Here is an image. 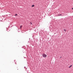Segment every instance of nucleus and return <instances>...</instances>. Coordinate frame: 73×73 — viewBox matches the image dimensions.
<instances>
[{"label": "nucleus", "mask_w": 73, "mask_h": 73, "mask_svg": "<svg viewBox=\"0 0 73 73\" xmlns=\"http://www.w3.org/2000/svg\"><path fill=\"white\" fill-rule=\"evenodd\" d=\"M42 56H43V57H44V58H46L47 56V55L45 54H42Z\"/></svg>", "instance_id": "1"}, {"label": "nucleus", "mask_w": 73, "mask_h": 73, "mask_svg": "<svg viewBox=\"0 0 73 73\" xmlns=\"http://www.w3.org/2000/svg\"><path fill=\"white\" fill-rule=\"evenodd\" d=\"M32 7H35V5H33L31 6Z\"/></svg>", "instance_id": "2"}, {"label": "nucleus", "mask_w": 73, "mask_h": 73, "mask_svg": "<svg viewBox=\"0 0 73 73\" xmlns=\"http://www.w3.org/2000/svg\"><path fill=\"white\" fill-rule=\"evenodd\" d=\"M72 65H71L70 66H69V68H71V67H72Z\"/></svg>", "instance_id": "3"}, {"label": "nucleus", "mask_w": 73, "mask_h": 73, "mask_svg": "<svg viewBox=\"0 0 73 73\" xmlns=\"http://www.w3.org/2000/svg\"><path fill=\"white\" fill-rule=\"evenodd\" d=\"M22 25L20 26V29H21V28H22Z\"/></svg>", "instance_id": "4"}, {"label": "nucleus", "mask_w": 73, "mask_h": 73, "mask_svg": "<svg viewBox=\"0 0 73 73\" xmlns=\"http://www.w3.org/2000/svg\"><path fill=\"white\" fill-rule=\"evenodd\" d=\"M64 31L65 32H66V29H64Z\"/></svg>", "instance_id": "5"}, {"label": "nucleus", "mask_w": 73, "mask_h": 73, "mask_svg": "<svg viewBox=\"0 0 73 73\" xmlns=\"http://www.w3.org/2000/svg\"><path fill=\"white\" fill-rule=\"evenodd\" d=\"M58 16H62V15L61 14H59L58 15Z\"/></svg>", "instance_id": "6"}, {"label": "nucleus", "mask_w": 73, "mask_h": 73, "mask_svg": "<svg viewBox=\"0 0 73 73\" xmlns=\"http://www.w3.org/2000/svg\"><path fill=\"white\" fill-rule=\"evenodd\" d=\"M15 16H17V14H16L15 15Z\"/></svg>", "instance_id": "7"}, {"label": "nucleus", "mask_w": 73, "mask_h": 73, "mask_svg": "<svg viewBox=\"0 0 73 73\" xmlns=\"http://www.w3.org/2000/svg\"><path fill=\"white\" fill-rule=\"evenodd\" d=\"M30 24H31V25H32V22H31V23H30Z\"/></svg>", "instance_id": "8"}, {"label": "nucleus", "mask_w": 73, "mask_h": 73, "mask_svg": "<svg viewBox=\"0 0 73 73\" xmlns=\"http://www.w3.org/2000/svg\"><path fill=\"white\" fill-rule=\"evenodd\" d=\"M60 58H62V56H60Z\"/></svg>", "instance_id": "9"}, {"label": "nucleus", "mask_w": 73, "mask_h": 73, "mask_svg": "<svg viewBox=\"0 0 73 73\" xmlns=\"http://www.w3.org/2000/svg\"><path fill=\"white\" fill-rule=\"evenodd\" d=\"M26 68V67H24V68Z\"/></svg>", "instance_id": "10"}]
</instances>
